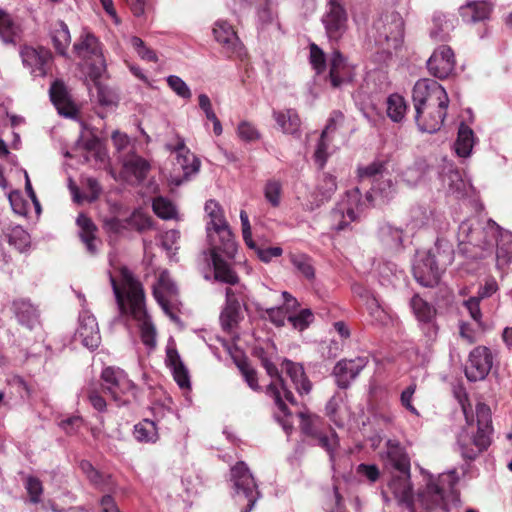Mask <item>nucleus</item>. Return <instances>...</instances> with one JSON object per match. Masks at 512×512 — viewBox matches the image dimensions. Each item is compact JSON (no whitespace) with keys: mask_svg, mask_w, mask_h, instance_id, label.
Segmentation results:
<instances>
[{"mask_svg":"<svg viewBox=\"0 0 512 512\" xmlns=\"http://www.w3.org/2000/svg\"><path fill=\"white\" fill-rule=\"evenodd\" d=\"M387 468L394 469L398 474L392 475L388 489L395 499L407 505L410 512H418L416 503L412 499V485L410 483V458L399 443L388 441L385 457ZM458 477L455 471L443 473L434 479L429 477L426 487L418 493L417 502L426 512L436 508H443L445 493L452 490Z\"/></svg>","mask_w":512,"mask_h":512,"instance_id":"f257e3e1","label":"nucleus"},{"mask_svg":"<svg viewBox=\"0 0 512 512\" xmlns=\"http://www.w3.org/2000/svg\"><path fill=\"white\" fill-rule=\"evenodd\" d=\"M205 212L209 218L206 225L207 237L210 248L204 252V258L214 269V277L217 281L235 283L237 274L221 257L234 258L237 252V245L234 236L223 216L220 205L209 200L205 204Z\"/></svg>","mask_w":512,"mask_h":512,"instance_id":"f03ea898","label":"nucleus"},{"mask_svg":"<svg viewBox=\"0 0 512 512\" xmlns=\"http://www.w3.org/2000/svg\"><path fill=\"white\" fill-rule=\"evenodd\" d=\"M110 282L121 315L134 319L139 326L141 339L148 347L156 344V332L145 307L142 285L125 267L119 271V281L110 275Z\"/></svg>","mask_w":512,"mask_h":512,"instance_id":"7ed1b4c3","label":"nucleus"},{"mask_svg":"<svg viewBox=\"0 0 512 512\" xmlns=\"http://www.w3.org/2000/svg\"><path fill=\"white\" fill-rule=\"evenodd\" d=\"M404 21L396 11L377 16L367 33V44L378 63H386L403 44Z\"/></svg>","mask_w":512,"mask_h":512,"instance_id":"20e7f679","label":"nucleus"},{"mask_svg":"<svg viewBox=\"0 0 512 512\" xmlns=\"http://www.w3.org/2000/svg\"><path fill=\"white\" fill-rule=\"evenodd\" d=\"M500 226L489 219L482 225L478 219H467L459 225L457 240L459 251L469 258H483L494 247Z\"/></svg>","mask_w":512,"mask_h":512,"instance_id":"39448f33","label":"nucleus"},{"mask_svg":"<svg viewBox=\"0 0 512 512\" xmlns=\"http://www.w3.org/2000/svg\"><path fill=\"white\" fill-rule=\"evenodd\" d=\"M476 418V434L470 435L466 429H463L457 437L460 453L467 460H474L491 444L493 428L490 407L485 403H478L476 405Z\"/></svg>","mask_w":512,"mask_h":512,"instance_id":"423d86ee","label":"nucleus"},{"mask_svg":"<svg viewBox=\"0 0 512 512\" xmlns=\"http://www.w3.org/2000/svg\"><path fill=\"white\" fill-rule=\"evenodd\" d=\"M263 366L267 374L271 377V382L267 387V394L273 398L274 404L277 408L274 416L276 420L281 424L284 431L289 434L292 430V422L289 420L290 412L285 404V401L290 404H296L295 398L292 392L287 388L282 375L279 373L277 367L265 360Z\"/></svg>","mask_w":512,"mask_h":512,"instance_id":"0eeeda50","label":"nucleus"},{"mask_svg":"<svg viewBox=\"0 0 512 512\" xmlns=\"http://www.w3.org/2000/svg\"><path fill=\"white\" fill-rule=\"evenodd\" d=\"M74 51L87 64L89 76L93 80L102 77L106 71V62L101 43L95 35L83 31L79 40L74 44Z\"/></svg>","mask_w":512,"mask_h":512,"instance_id":"6e6552de","label":"nucleus"},{"mask_svg":"<svg viewBox=\"0 0 512 512\" xmlns=\"http://www.w3.org/2000/svg\"><path fill=\"white\" fill-rule=\"evenodd\" d=\"M101 379L103 390L118 406L128 404L136 396V386L120 368L106 367L101 373Z\"/></svg>","mask_w":512,"mask_h":512,"instance_id":"1a4fd4ad","label":"nucleus"},{"mask_svg":"<svg viewBox=\"0 0 512 512\" xmlns=\"http://www.w3.org/2000/svg\"><path fill=\"white\" fill-rule=\"evenodd\" d=\"M231 481L235 499L238 502L247 501L246 508L241 512H250L260 497V493L253 475L244 462L240 461L231 468Z\"/></svg>","mask_w":512,"mask_h":512,"instance_id":"9d476101","label":"nucleus"},{"mask_svg":"<svg viewBox=\"0 0 512 512\" xmlns=\"http://www.w3.org/2000/svg\"><path fill=\"white\" fill-rule=\"evenodd\" d=\"M299 417L301 419V431L306 436L311 437L316 445L323 448L329 454L330 460L333 461L334 452L339 446V439L336 432L332 429L326 432L323 431V420L317 415L300 412Z\"/></svg>","mask_w":512,"mask_h":512,"instance_id":"9b49d317","label":"nucleus"},{"mask_svg":"<svg viewBox=\"0 0 512 512\" xmlns=\"http://www.w3.org/2000/svg\"><path fill=\"white\" fill-rule=\"evenodd\" d=\"M321 22L330 41L337 42L343 37L348 28V15L341 0H327Z\"/></svg>","mask_w":512,"mask_h":512,"instance_id":"f8f14e48","label":"nucleus"},{"mask_svg":"<svg viewBox=\"0 0 512 512\" xmlns=\"http://www.w3.org/2000/svg\"><path fill=\"white\" fill-rule=\"evenodd\" d=\"M412 100L415 111L422 106L449 104V97L442 85L437 81L423 78L419 79L412 91Z\"/></svg>","mask_w":512,"mask_h":512,"instance_id":"ddd939ff","label":"nucleus"},{"mask_svg":"<svg viewBox=\"0 0 512 512\" xmlns=\"http://www.w3.org/2000/svg\"><path fill=\"white\" fill-rule=\"evenodd\" d=\"M153 295L166 315L178 321L175 311L179 305L178 289L167 271L160 273L153 286Z\"/></svg>","mask_w":512,"mask_h":512,"instance_id":"4468645a","label":"nucleus"},{"mask_svg":"<svg viewBox=\"0 0 512 512\" xmlns=\"http://www.w3.org/2000/svg\"><path fill=\"white\" fill-rule=\"evenodd\" d=\"M359 212L360 193L355 189L347 192L332 210L334 228L338 231L346 229L350 223L358 219Z\"/></svg>","mask_w":512,"mask_h":512,"instance_id":"2eb2a0df","label":"nucleus"},{"mask_svg":"<svg viewBox=\"0 0 512 512\" xmlns=\"http://www.w3.org/2000/svg\"><path fill=\"white\" fill-rule=\"evenodd\" d=\"M444 270L436 262V254L434 252L418 253L413 265L414 278L424 287H434L437 285Z\"/></svg>","mask_w":512,"mask_h":512,"instance_id":"dca6fc26","label":"nucleus"},{"mask_svg":"<svg viewBox=\"0 0 512 512\" xmlns=\"http://www.w3.org/2000/svg\"><path fill=\"white\" fill-rule=\"evenodd\" d=\"M410 307L427 341H435L439 330L436 323V309L419 295L411 298Z\"/></svg>","mask_w":512,"mask_h":512,"instance_id":"f3484780","label":"nucleus"},{"mask_svg":"<svg viewBox=\"0 0 512 512\" xmlns=\"http://www.w3.org/2000/svg\"><path fill=\"white\" fill-rule=\"evenodd\" d=\"M166 148L176 153V161L174 163L175 170H181L183 172L182 178L173 179L176 185H180L184 180H187L191 175L199 171L200 160L186 147L182 138L177 137V142L175 144H167Z\"/></svg>","mask_w":512,"mask_h":512,"instance_id":"a211bd4d","label":"nucleus"},{"mask_svg":"<svg viewBox=\"0 0 512 512\" xmlns=\"http://www.w3.org/2000/svg\"><path fill=\"white\" fill-rule=\"evenodd\" d=\"M492 364L493 358L490 349L485 346H478L469 354L465 375L469 381L483 380L490 372Z\"/></svg>","mask_w":512,"mask_h":512,"instance_id":"6ab92c4d","label":"nucleus"},{"mask_svg":"<svg viewBox=\"0 0 512 512\" xmlns=\"http://www.w3.org/2000/svg\"><path fill=\"white\" fill-rule=\"evenodd\" d=\"M20 55L24 66L30 69L34 77H44L48 74L52 61V54L48 49L26 46Z\"/></svg>","mask_w":512,"mask_h":512,"instance_id":"aec40b11","label":"nucleus"},{"mask_svg":"<svg viewBox=\"0 0 512 512\" xmlns=\"http://www.w3.org/2000/svg\"><path fill=\"white\" fill-rule=\"evenodd\" d=\"M449 104L427 105L415 111V121L422 132L434 133L440 130L447 115Z\"/></svg>","mask_w":512,"mask_h":512,"instance_id":"412c9836","label":"nucleus"},{"mask_svg":"<svg viewBox=\"0 0 512 512\" xmlns=\"http://www.w3.org/2000/svg\"><path fill=\"white\" fill-rule=\"evenodd\" d=\"M442 188L446 193L461 198L467 194L470 183L451 162H444L439 171Z\"/></svg>","mask_w":512,"mask_h":512,"instance_id":"4be33fe9","label":"nucleus"},{"mask_svg":"<svg viewBox=\"0 0 512 512\" xmlns=\"http://www.w3.org/2000/svg\"><path fill=\"white\" fill-rule=\"evenodd\" d=\"M454 52L449 46L441 45L434 50L427 60V68L430 74L439 79H445L455 69Z\"/></svg>","mask_w":512,"mask_h":512,"instance_id":"5701e85b","label":"nucleus"},{"mask_svg":"<svg viewBox=\"0 0 512 512\" xmlns=\"http://www.w3.org/2000/svg\"><path fill=\"white\" fill-rule=\"evenodd\" d=\"M385 162L376 160L366 166H359L357 169L358 177L361 180H369L373 182V190L380 192L383 197L388 198L394 191L393 182L388 179L383 182H378L383 177L385 171Z\"/></svg>","mask_w":512,"mask_h":512,"instance_id":"b1692460","label":"nucleus"},{"mask_svg":"<svg viewBox=\"0 0 512 512\" xmlns=\"http://www.w3.org/2000/svg\"><path fill=\"white\" fill-rule=\"evenodd\" d=\"M76 335L81 343L90 350L98 348L101 342L98 323L94 315L83 309L79 315V326Z\"/></svg>","mask_w":512,"mask_h":512,"instance_id":"393cba45","label":"nucleus"},{"mask_svg":"<svg viewBox=\"0 0 512 512\" xmlns=\"http://www.w3.org/2000/svg\"><path fill=\"white\" fill-rule=\"evenodd\" d=\"M368 359L366 357H356L349 360H340L333 369L336 383L340 388H347L351 382L366 367Z\"/></svg>","mask_w":512,"mask_h":512,"instance_id":"a878e982","label":"nucleus"},{"mask_svg":"<svg viewBox=\"0 0 512 512\" xmlns=\"http://www.w3.org/2000/svg\"><path fill=\"white\" fill-rule=\"evenodd\" d=\"M213 34L215 40L222 45L228 54L237 56L242 55V44L234 31V28L227 21H216L213 28Z\"/></svg>","mask_w":512,"mask_h":512,"instance_id":"bb28decb","label":"nucleus"},{"mask_svg":"<svg viewBox=\"0 0 512 512\" xmlns=\"http://www.w3.org/2000/svg\"><path fill=\"white\" fill-rule=\"evenodd\" d=\"M329 80L331 86L339 88L343 84L352 81L354 68L350 66L343 55L334 50L329 59Z\"/></svg>","mask_w":512,"mask_h":512,"instance_id":"cd10ccee","label":"nucleus"},{"mask_svg":"<svg viewBox=\"0 0 512 512\" xmlns=\"http://www.w3.org/2000/svg\"><path fill=\"white\" fill-rule=\"evenodd\" d=\"M50 98L59 114L65 117H73L77 113L76 105L61 81H54L50 87Z\"/></svg>","mask_w":512,"mask_h":512,"instance_id":"c85d7f7f","label":"nucleus"},{"mask_svg":"<svg viewBox=\"0 0 512 512\" xmlns=\"http://www.w3.org/2000/svg\"><path fill=\"white\" fill-rule=\"evenodd\" d=\"M166 364L178 386L181 389H189L191 384L188 369L173 346H168L166 349Z\"/></svg>","mask_w":512,"mask_h":512,"instance_id":"c756f323","label":"nucleus"},{"mask_svg":"<svg viewBox=\"0 0 512 512\" xmlns=\"http://www.w3.org/2000/svg\"><path fill=\"white\" fill-rule=\"evenodd\" d=\"M282 371L291 379L299 394H308L311 391V382L306 377L302 365L290 360H284L282 363Z\"/></svg>","mask_w":512,"mask_h":512,"instance_id":"7c9ffc66","label":"nucleus"},{"mask_svg":"<svg viewBox=\"0 0 512 512\" xmlns=\"http://www.w3.org/2000/svg\"><path fill=\"white\" fill-rule=\"evenodd\" d=\"M336 189L337 183L335 177L330 174H323L317 184L314 200L306 204V209L313 211L324 203V201L329 200Z\"/></svg>","mask_w":512,"mask_h":512,"instance_id":"2f4dec72","label":"nucleus"},{"mask_svg":"<svg viewBox=\"0 0 512 512\" xmlns=\"http://www.w3.org/2000/svg\"><path fill=\"white\" fill-rule=\"evenodd\" d=\"M273 118L283 133L295 137L300 135L301 120L294 109L273 111Z\"/></svg>","mask_w":512,"mask_h":512,"instance_id":"473e14b6","label":"nucleus"},{"mask_svg":"<svg viewBox=\"0 0 512 512\" xmlns=\"http://www.w3.org/2000/svg\"><path fill=\"white\" fill-rule=\"evenodd\" d=\"M13 310L18 322L21 325L29 329H33L34 326L38 324V309L29 300H15L13 302Z\"/></svg>","mask_w":512,"mask_h":512,"instance_id":"72a5a7b5","label":"nucleus"},{"mask_svg":"<svg viewBox=\"0 0 512 512\" xmlns=\"http://www.w3.org/2000/svg\"><path fill=\"white\" fill-rule=\"evenodd\" d=\"M359 295L360 297L365 298L366 308L375 324L387 326L393 322L392 314L383 308L379 301L373 295H370L368 291L363 290V292H359Z\"/></svg>","mask_w":512,"mask_h":512,"instance_id":"f704fd0d","label":"nucleus"},{"mask_svg":"<svg viewBox=\"0 0 512 512\" xmlns=\"http://www.w3.org/2000/svg\"><path fill=\"white\" fill-rule=\"evenodd\" d=\"M495 243L497 244L496 265L498 268H503L512 261V233L500 228Z\"/></svg>","mask_w":512,"mask_h":512,"instance_id":"c9c22d12","label":"nucleus"},{"mask_svg":"<svg viewBox=\"0 0 512 512\" xmlns=\"http://www.w3.org/2000/svg\"><path fill=\"white\" fill-rule=\"evenodd\" d=\"M378 237L382 245L392 251H398L403 243V230L390 223H384L379 227Z\"/></svg>","mask_w":512,"mask_h":512,"instance_id":"e433bc0d","label":"nucleus"},{"mask_svg":"<svg viewBox=\"0 0 512 512\" xmlns=\"http://www.w3.org/2000/svg\"><path fill=\"white\" fill-rule=\"evenodd\" d=\"M76 223L79 227V236L82 242L86 245L87 251L91 254L97 252V238L95 236L96 226L94 223L84 214H80L77 217Z\"/></svg>","mask_w":512,"mask_h":512,"instance_id":"4c0bfd02","label":"nucleus"},{"mask_svg":"<svg viewBox=\"0 0 512 512\" xmlns=\"http://www.w3.org/2000/svg\"><path fill=\"white\" fill-rule=\"evenodd\" d=\"M490 12V6L484 1L468 2L460 7V15L467 23L483 21L489 17Z\"/></svg>","mask_w":512,"mask_h":512,"instance_id":"58836bf2","label":"nucleus"},{"mask_svg":"<svg viewBox=\"0 0 512 512\" xmlns=\"http://www.w3.org/2000/svg\"><path fill=\"white\" fill-rule=\"evenodd\" d=\"M240 303L233 299V291L226 290V306L221 313L220 320L224 330L230 331L239 321Z\"/></svg>","mask_w":512,"mask_h":512,"instance_id":"ea45409f","label":"nucleus"},{"mask_svg":"<svg viewBox=\"0 0 512 512\" xmlns=\"http://www.w3.org/2000/svg\"><path fill=\"white\" fill-rule=\"evenodd\" d=\"M149 170V164L139 156L132 155L123 161V173L127 180L132 177L135 181H142Z\"/></svg>","mask_w":512,"mask_h":512,"instance_id":"a19ab883","label":"nucleus"},{"mask_svg":"<svg viewBox=\"0 0 512 512\" xmlns=\"http://www.w3.org/2000/svg\"><path fill=\"white\" fill-rule=\"evenodd\" d=\"M475 143L473 130L465 123H461L458 129V136L455 142V152L460 157H468Z\"/></svg>","mask_w":512,"mask_h":512,"instance_id":"79ce46f5","label":"nucleus"},{"mask_svg":"<svg viewBox=\"0 0 512 512\" xmlns=\"http://www.w3.org/2000/svg\"><path fill=\"white\" fill-rule=\"evenodd\" d=\"M427 252H434L436 254V262L444 269L454 261L453 246L444 238H438L434 247Z\"/></svg>","mask_w":512,"mask_h":512,"instance_id":"37998d69","label":"nucleus"},{"mask_svg":"<svg viewBox=\"0 0 512 512\" xmlns=\"http://www.w3.org/2000/svg\"><path fill=\"white\" fill-rule=\"evenodd\" d=\"M433 212L425 206H414L410 209L407 227L411 230H417L429 225Z\"/></svg>","mask_w":512,"mask_h":512,"instance_id":"c03bdc74","label":"nucleus"},{"mask_svg":"<svg viewBox=\"0 0 512 512\" xmlns=\"http://www.w3.org/2000/svg\"><path fill=\"white\" fill-rule=\"evenodd\" d=\"M134 437L138 442L154 443L158 440V430L154 421L144 419L134 427Z\"/></svg>","mask_w":512,"mask_h":512,"instance_id":"a18cd8bd","label":"nucleus"},{"mask_svg":"<svg viewBox=\"0 0 512 512\" xmlns=\"http://www.w3.org/2000/svg\"><path fill=\"white\" fill-rule=\"evenodd\" d=\"M433 28L431 29L430 35L433 39L443 41L447 38L450 31L453 30V21L448 19L443 13L437 12L433 15Z\"/></svg>","mask_w":512,"mask_h":512,"instance_id":"49530a36","label":"nucleus"},{"mask_svg":"<svg viewBox=\"0 0 512 512\" xmlns=\"http://www.w3.org/2000/svg\"><path fill=\"white\" fill-rule=\"evenodd\" d=\"M256 7L258 25L261 28L272 24L276 19V12L271 0H253Z\"/></svg>","mask_w":512,"mask_h":512,"instance_id":"de8ad7c7","label":"nucleus"},{"mask_svg":"<svg viewBox=\"0 0 512 512\" xmlns=\"http://www.w3.org/2000/svg\"><path fill=\"white\" fill-rule=\"evenodd\" d=\"M52 41L56 51L60 55H66L67 49L71 42V36L68 26L63 21L58 22L55 29L53 30Z\"/></svg>","mask_w":512,"mask_h":512,"instance_id":"09e8293b","label":"nucleus"},{"mask_svg":"<svg viewBox=\"0 0 512 512\" xmlns=\"http://www.w3.org/2000/svg\"><path fill=\"white\" fill-rule=\"evenodd\" d=\"M8 243L19 252L25 251L30 245V236L21 226H12L6 233Z\"/></svg>","mask_w":512,"mask_h":512,"instance_id":"8fccbe9b","label":"nucleus"},{"mask_svg":"<svg viewBox=\"0 0 512 512\" xmlns=\"http://www.w3.org/2000/svg\"><path fill=\"white\" fill-rule=\"evenodd\" d=\"M405 99L399 94H392L387 99V115L394 122H400L406 114Z\"/></svg>","mask_w":512,"mask_h":512,"instance_id":"3c124183","label":"nucleus"},{"mask_svg":"<svg viewBox=\"0 0 512 512\" xmlns=\"http://www.w3.org/2000/svg\"><path fill=\"white\" fill-rule=\"evenodd\" d=\"M19 28L11 17L0 9V37L4 43H13L18 36Z\"/></svg>","mask_w":512,"mask_h":512,"instance_id":"603ef678","label":"nucleus"},{"mask_svg":"<svg viewBox=\"0 0 512 512\" xmlns=\"http://www.w3.org/2000/svg\"><path fill=\"white\" fill-rule=\"evenodd\" d=\"M290 262L304 278L307 280L314 279L315 269L309 256L305 254H291Z\"/></svg>","mask_w":512,"mask_h":512,"instance_id":"864d4df0","label":"nucleus"},{"mask_svg":"<svg viewBox=\"0 0 512 512\" xmlns=\"http://www.w3.org/2000/svg\"><path fill=\"white\" fill-rule=\"evenodd\" d=\"M152 207L155 214L162 219L169 220L177 218L175 205L164 197L155 198Z\"/></svg>","mask_w":512,"mask_h":512,"instance_id":"5fc2aeb1","label":"nucleus"},{"mask_svg":"<svg viewBox=\"0 0 512 512\" xmlns=\"http://www.w3.org/2000/svg\"><path fill=\"white\" fill-rule=\"evenodd\" d=\"M257 311L261 317L268 318L274 325L281 327L285 325L286 311L282 306L264 308L260 304L256 305Z\"/></svg>","mask_w":512,"mask_h":512,"instance_id":"6e6d98bb","label":"nucleus"},{"mask_svg":"<svg viewBox=\"0 0 512 512\" xmlns=\"http://www.w3.org/2000/svg\"><path fill=\"white\" fill-rule=\"evenodd\" d=\"M287 320L295 329L303 331L314 321V314L310 309H302L297 314L289 315Z\"/></svg>","mask_w":512,"mask_h":512,"instance_id":"4d7b16f0","label":"nucleus"},{"mask_svg":"<svg viewBox=\"0 0 512 512\" xmlns=\"http://www.w3.org/2000/svg\"><path fill=\"white\" fill-rule=\"evenodd\" d=\"M25 489L31 503L38 504L41 502L44 489L42 482L37 477L28 476L25 479Z\"/></svg>","mask_w":512,"mask_h":512,"instance_id":"13d9d810","label":"nucleus"},{"mask_svg":"<svg viewBox=\"0 0 512 512\" xmlns=\"http://www.w3.org/2000/svg\"><path fill=\"white\" fill-rule=\"evenodd\" d=\"M343 402L342 397L339 394L333 395L325 406L326 415L330 420L338 427L344 425L342 419L338 415V410Z\"/></svg>","mask_w":512,"mask_h":512,"instance_id":"bf43d9fd","label":"nucleus"},{"mask_svg":"<svg viewBox=\"0 0 512 512\" xmlns=\"http://www.w3.org/2000/svg\"><path fill=\"white\" fill-rule=\"evenodd\" d=\"M237 135L238 137L245 142H254L260 139V132L249 121H241L237 127Z\"/></svg>","mask_w":512,"mask_h":512,"instance_id":"052dcab7","label":"nucleus"},{"mask_svg":"<svg viewBox=\"0 0 512 512\" xmlns=\"http://www.w3.org/2000/svg\"><path fill=\"white\" fill-rule=\"evenodd\" d=\"M169 88L179 97L190 99L192 96L189 86L176 75H170L166 79Z\"/></svg>","mask_w":512,"mask_h":512,"instance_id":"680f3d73","label":"nucleus"},{"mask_svg":"<svg viewBox=\"0 0 512 512\" xmlns=\"http://www.w3.org/2000/svg\"><path fill=\"white\" fill-rule=\"evenodd\" d=\"M310 63L317 74L326 68V58L323 50L315 43L310 44Z\"/></svg>","mask_w":512,"mask_h":512,"instance_id":"e2e57ef3","label":"nucleus"},{"mask_svg":"<svg viewBox=\"0 0 512 512\" xmlns=\"http://www.w3.org/2000/svg\"><path fill=\"white\" fill-rule=\"evenodd\" d=\"M180 239V232L178 230L166 231L161 238L163 249L169 254L174 255L178 250V241Z\"/></svg>","mask_w":512,"mask_h":512,"instance_id":"0e129e2a","label":"nucleus"},{"mask_svg":"<svg viewBox=\"0 0 512 512\" xmlns=\"http://www.w3.org/2000/svg\"><path fill=\"white\" fill-rule=\"evenodd\" d=\"M281 190V184L275 180H270L265 185V198L274 207L280 204Z\"/></svg>","mask_w":512,"mask_h":512,"instance_id":"69168bd1","label":"nucleus"},{"mask_svg":"<svg viewBox=\"0 0 512 512\" xmlns=\"http://www.w3.org/2000/svg\"><path fill=\"white\" fill-rule=\"evenodd\" d=\"M130 43L132 47L136 50L139 57L146 61H157V56L155 52L149 48H147L144 42L139 37H132L130 39Z\"/></svg>","mask_w":512,"mask_h":512,"instance_id":"338daca9","label":"nucleus"},{"mask_svg":"<svg viewBox=\"0 0 512 512\" xmlns=\"http://www.w3.org/2000/svg\"><path fill=\"white\" fill-rule=\"evenodd\" d=\"M329 141V138H324L323 136H321L317 144L316 150L314 152V160L315 163L319 166V168L324 167L330 155V153L328 152Z\"/></svg>","mask_w":512,"mask_h":512,"instance_id":"774afa93","label":"nucleus"}]
</instances>
